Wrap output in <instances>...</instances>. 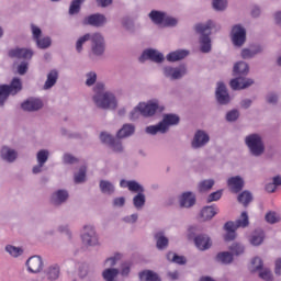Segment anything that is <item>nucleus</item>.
<instances>
[{
    "label": "nucleus",
    "instance_id": "1",
    "mask_svg": "<svg viewBox=\"0 0 281 281\" xmlns=\"http://www.w3.org/2000/svg\"><path fill=\"white\" fill-rule=\"evenodd\" d=\"M249 71V66L245 61H239L234 66V76H238L231 80V88L234 91L245 90L254 85V80L245 78Z\"/></svg>",
    "mask_w": 281,
    "mask_h": 281
},
{
    "label": "nucleus",
    "instance_id": "2",
    "mask_svg": "<svg viewBox=\"0 0 281 281\" xmlns=\"http://www.w3.org/2000/svg\"><path fill=\"white\" fill-rule=\"evenodd\" d=\"M93 101L99 109L115 110L117 106L116 99L113 93L104 92V83H97L94 87Z\"/></svg>",
    "mask_w": 281,
    "mask_h": 281
},
{
    "label": "nucleus",
    "instance_id": "3",
    "mask_svg": "<svg viewBox=\"0 0 281 281\" xmlns=\"http://www.w3.org/2000/svg\"><path fill=\"white\" fill-rule=\"evenodd\" d=\"M87 41L92 42V52L95 56H102L104 54V37L100 33L94 34H86L81 36L76 43V49L78 53L82 52V46L87 43Z\"/></svg>",
    "mask_w": 281,
    "mask_h": 281
},
{
    "label": "nucleus",
    "instance_id": "4",
    "mask_svg": "<svg viewBox=\"0 0 281 281\" xmlns=\"http://www.w3.org/2000/svg\"><path fill=\"white\" fill-rule=\"evenodd\" d=\"M249 225V217L247 212H243L240 218L235 222H227L224 225V229L227 232L225 235V241H233L236 238V231L238 228H246Z\"/></svg>",
    "mask_w": 281,
    "mask_h": 281
},
{
    "label": "nucleus",
    "instance_id": "5",
    "mask_svg": "<svg viewBox=\"0 0 281 281\" xmlns=\"http://www.w3.org/2000/svg\"><path fill=\"white\" fill-rule=\"evenodd\" d=\"M23 90V82L19 77H14L10 85L0 86V106H3L10 95H16Z\"/></svg>",
    "mask_w": 281,
    "mask_h": 281
},
{
    "label": "nucleus",
    "instance_id": "6",
    "mask_svg": "<svg viewBox=\"0 0 281 281\" xmlns=\"http://www.w3.org/2000/svg\"><path fill=\"white\" fill-rule=\"evenodd\" d=\"M159 110L158 101L153 100L147 103H139L131 113L130 119L132 121L138 119L139 115L144 117H151L155 115L156 111Z\"/></svg>",
    "mask_w": 281,
    "mask_h": 281
},
{
    "label": "nucleus",
    "instance_id": "7",
    "mask_svg": "<svg viewBox=\"0 0 281 281\" xmlns=\"http://www.w3.org/2000/svg\"><path fill=\"white\" fill-rule=\"evenodd\" d=\"M180 122L179 116L176 114H166L162 122L157 125L147 126L146 133L150 135H156L157 133L165 134L169 126L178 125Z\"/></svg>",
    "mask_w": 281,
    "mask_h": 281
},
{
    "label": "nucleus",
    "instance_id": "8",
    "mask_svg": "<svg viewBox=\"0 0 281 281\" xmlns=\"http://www.w3.org/2000/svg\"><path fill=\"white\" fill-rule=\"evenodd\" d=\"M213 22L209 21L206 24H198L195 26V30L198 34H201V52L203 54H207V52L211 50V40H210V34L212 30Z\"/></svg>",
    "mask_w": 281,
    "mask_h": 281
},
{
    "label": "nucleus",
    "instance_id": "9",
    "mask_svg": "<svg viewBox=\"0 0 281 281\" xmlns=\"http://www.w3.org/2000/svg\"><path fill=\"white\" fill-rule=\"evenodd\" d=\"M245 142L254 156L258 157L263 154L265 146L261 137L258 134L247 136Z\"/></svg>",
    "mask_w": 281,
    "mask_h": 281
},
{
    "label": "nucleus",
    "instance_id": "10",
    "mask_svg": "<svg viewBox=\"0 0 281 281\" xmlns=\"http://www.w3.org/2000/svg\"><path fill=\"white\" fill-rule=\"evenodd\" d=\"M106 23V16L104 14L94 13L83 19V25H91L92 27H102Z\"/></svg>",
    "mask_w": 281,
    "mask_h": 281
},
{
    "label": "nucleus",
    "instance_id": "11",
    "mask_svg": "<svg viewBox=\"0 0 281 281\" xmlns=\"http://www.w3.org/2000/svg\"><path fill=\"white\" fill-rule=\"evenodd\" d=\"M85 233L81 236L82 243L87 246H95L98 245V235H95V229L93 226H85Z\"/></svg>",
    "mask_w": 281,
    "mask_h": 281
},
{
    "label": "nucleus",
    "instance_id": "12",
    "mask_svg": "<svg viewBox=\"0 0 281 281\" xmlns=\"http://www.w3.org/2000/svg\"><path fill=\"white\" fill-rule=\"evenodd\" d=\"M232 41L237 47H241L246 41V31L240 25H235L232 30Z\"/></svg>",
    "mask_w": 281,
    "mask_h": 281
},
{
    "label": "nucleus",
    "instance_id": "13",
    "mask_svg": "<svg viewBox=\"0 0 281 281\" xmlns=\"http://www.w3.org/2000/svg\"><path fill=\"white\" fill-rule=\"evenodd\" d=\"M34 53L27 48H13L9 50L10 58H18L19 60H30Z\"/></svg>",
    "mask_w": 281,
    "mask_h": 281
},
{
    "label": "nucleus",
    "instance_id": "14",
    "mask_svg": "<svg viewBox=\"0 0 281 281\" xmlns=\"http://www.w3.org/2000/svg\"><path fill=\"white\" fill-rule=\"evenodd\" d=\"M153 60V63H162L165 59L164 55L155 49H146L143 52L139 57V63H144V60Z\"/></svg>",
    "mask_w": 281,
    "mask_h": 281
},
{
    "label": "nucleus",
    "instance_id": "15",
    "mask_svg": "<svg viewBox=\"0 0 281 281\" xmlns=\"http://www.w3.org/2000/svg\"><path fill=\"white\" fill-rule=\"evenodd\" d=\"M27 270L31 273L43 271V259L40 256H32L26 261Z\"/></svg>",
    "mask_w": 281,
    "mask_h": 281
},
{
    "label": "nucleus",
    "instance_id": "16",
    "mask_svg": "<svg viewBox=\"0 0 281 281\" xmlns=\"http://www.w3.org/2000/svg\"><path fill=\"white\" fill-rule=\"evenodd\" d=\"M100 139L103 144L109 145L113 151L121 153L122 151V144L119 139L113 138L110 134L101 133Z\"/></svg>",
    "mask_w": 281,
    "mask_h": 281
},
{
    "label": "nucleus",
    "instance_id": "17",
    "mask_svg": "<svg viewBox=\"0 0 281 281\" xmlns=\"http://www.w3.org/2000/svg\"><path fill=\"white\" fill-rule=\"evenodd\" d=\"M164 74L167 78H171V80H178L179 78H182V76H186L187 68L184 66H179L177 68L166 67Z\"/></svg>",
    "mask_w": 281,
    "mask_h": 281
},
{
    "label": "nucleus",
    "instance_id": "18",
    "mask_svg": "<svg viewBox=\"0 0 281 281\" xmlns=\"http://www.w3.org/2000/svg\"><path fill=\"white\" fill-rule=\"evenodd\" d=\"M21 108L25 112H36L43 109V101L40 99H29L21 104Z\"/></svg>",
    "mask_w": 281,
    "mask_h": 281
},
{
    "label": "nucleus",
    "instance_id": "19",
    "mask_svg": "<svg viewBox=\"0 0 281 281\" xmlns=\"http://www.w3.org/2000/svg\"><path fill=\"white\" fill-rule=\"evenodd\" d=\"M216 99H217V102L222 105H226L229 102V95L223 82L217 83Z\"/></svg>",
    "mask_w": 281,
    "mask_h": 281
},
{
    "label": "nucleus",
    "instance_id": "20",
    "mask_svg": "<svg viewBox=\"0 0 281 281\" xmlns=\"http://www.w3.org/2000/svg\"><path fill=\"white\" fill-rule=\"evenodd\" d=\"M227 186L232 193H239L244 188V180L240 177H232L227 180Z\"/></svg>",
    "mask_w": 281,
    "mask_h": 281
},
{
    "label": "nucleus",
    "instance_id": "21",
    "mask_svg": "<svg viewBox=\"0 0 281 281\" xmlns=\"http://www.w3.org/2000/svg\"><path fill=\"white\" fill-rule=\"evenodd\" d=\"M194 244H195L196 248L201 251H205V250L210 249L212 246V241H211L210 237L206 235H198L194 238Z\"/></svg>",
    "mask_w": 281,
    "mask_h": 281
},
{
    "label": "nucleus",
    "instance_id": "22",
    "mask_svg": "<svg viewBox=\"0 0 281 281\" xmlns=\"http://www.w3.org/2000/svg\"><path fill=\"white\" fill-rule=\"evenodd\" d=\"M210 140V137L207 134H205L203 131H198L194 135V139L192 142V147L194 149L201 148L204 145H206Z\"/></svg>",
    "mask_w": 281,
    "mask_h": 281
},
{
    "label": "nucleus",
    "instance_id": "23",
    "mask_svg": "<svg viewBox=\"0 0 281 281\" xmlns=\"http://www.w3.org/2000/svg\"><path fill=\"white\" fill-rule=\"evenodd\" d=\"M68 199H69V193L67 192V190H58L55 193H53L50 201L53 205L58 206L67 202Z\"/></svg>",
    "mask_w": 281,
    "mask_h": 281
},
{
    "label": "nucleus",
    "instance_id": "24",
    "mask_svg": "<svg viewBox=\"0 0 281 281\" xmlns=\"http://www.w3.org/2000/svg\"><path fill=\"white\" fill-rule=\"evenodd\" d=\"M195 204V196L192 192H184L180 198V206L190 209Z\"/></svg>",
    "mask_w": 281,
    "mask_h": 281
},
{
    "label": "nucleus",
    "instance_id": "25",
    "mask_svg": "<svg viewBox=\"0 0 281 281\" xmlns=\"http://www.w3.org/2000/svg\"><path fill=\"white\" fill-rule=\"evenodd\" d=\"M1 158L8 162H14L18 158V153L9 147H3L1 149Z\"/></svg>",
    "mask_w": 281,
    "mask_h": 281
},
{
    "label": "nucleus",
    "instance_id": "26",
    "mask_svg": "<svg viewBox=\"0 0 281 281\" xmlns=\"http://www.w3.org/2000/svg\"><path fill=\"white\" fill-rule=\"evenodd\" d=\"M58 80V71L57 70H50L47 75V79L44 85V90H49L56 86V82Z\"/></svg>",
    "mask_w": 281,
    "mask_h": 281
},
{
    "label": "nucleus",
    "instance_id": "27",
    "mask_svg": "<svg viewBox=\"0 0 281 281\" xmlns=\"http://www.w3.org/2000/svg\"><path fill=\"white\" fill-rule=\"evenodd\" d=\"M135 132V127L132 124H124L123 127L117 132L116 137L119 139L127 138Z\"/></svg>",
    "mask_w": 281,
    "mask_h": 281
},
{
    "label": "nucleus",
    "instance_id": "28",
    "mask_svg": "<svg viewBox=\"0 0 281 281\" xmlns=\"http://www.w3.org/2000/svg\"><path fill=\"white\" fill-rule=\"evenodd\" d=\"M140 281H161L159 276L151 270H144L139 272Z\"/></svg>",
    "mask_w": 281,
    "mask_h": 281
},
{
    "label": "nucleus",
    "instance_id": "29",
    "mask_svg": "<svg viewBox=\"0 0 281 281\" xmlns=\"http://www.w3.org/2000/svg\"><path fill=\"white\" fill-rule=\"evenodd\" d=\"M217 214V209L214 206H204L201 212L202 220L210 221Z\"/></svg>",
    "mask_w": 281,
    "mask_h": 281
},
{
    "label": "nucleus",
    "instance_id": "30",
    "mask_svg": "<svg viewBox=\"0 0 281 281\" xmlns=\"http://www.w3.org/2000/svg\"><path fill=\"white\" fill-rule=\"evenodd\" d=\"M188 54V50H176L167 55V60H169V63H176L177 60H182V58H186Z\"/></svg>",
    "mask_w": 281,
    "mask_h": 281
},
{
    "label": "nucleus",
    "instance_id": "31",
    "mask_svg": "<svg viewBox=\"0 0 281 281\" xmlns=\"http://www.w3.org/2000/svg\"><path fill=\"white\" fill-rule=\"evenodd\" d=\"M46 277L49 281H56L60 277V268L58 266H52L46 272Z\"/></svg>",
    "mask_w": 281,
    "mask_h": 281
},
{
    "label": "nucleus",
    "instance_id": "32",
    "mask_svg": "<svg viewBox=\"0 0 281 281\" xmlns=\"http://www.w3.org/2000/svg\"><path fill=\"white\" fill-rule=\"evenodd\" d=\"M165 13L155 10L149 13V19H151L153 23L156 25H161V23L165 21Z\"/></svg>",
    "mask_w": 281,
    "mask_h": 281
},
{
    "label": "nucleus",
    "instance_id": "33",
    "mask_svg": "<svg viewBox=\"0 0 281 281\" xmlns=\"http://www.w3.org/2000/svg\"><path fill=\"white\" fill-rule=\"evenodd\" d=\"M265 233L262 229H257L251 236L250 243L252 246H260L263 241Z\"/></svg>",
    "mask_w": 281,
    "mask_h": 281
},
{
    "label": "nucleus",
    "instance_id": "34",
    "mask_svg": "<svg viewBox=\"0 0 281 281\" xmlns=\"http://www.w3.org/2000/svg\"><path fill=\"white\" fill-rule=\"evenodd\" d=\"M216 259L218 262H222L223 265H229L233 262V254L228 251H223L216 256Z\"/></svg>",
    "mask_w": 281,
    "mask_h": 281
},
{
    "label": "nucleus",
    "instance_id": "35",
    "mask_svg": "<svg viewBox=\"0 0 281 281\" xmlns=\"http://www.w3.org/2000/svg\"><path fill=\"white\" fill-rule=\"evenodd\" d=\"M156 245L159 250L165 249L168 246V238L164 236L162 233H157L155 235Z\"/></svg>",
    "mask_w": 281,
    "mask_h": 281
},
{
    "label": "nucleus",
    "instance_id": "36",
    "mask_svg": "<svg viewBox=\"0 0 281 281\" xmlns=\"http://www.w3.org/2000/svg\"><path fill=\"white\" fill-rule=\"evenodd\" d=\"M117 274H119V270L115 268L105 269L102 273L103 279L105 281H114V279L117 277Z\"/></svg>",
    "mask_w": 281,
    "mask_h": 281
},
{
    "label": "nucleus",
    "instance_id": "37",
    "mask_svg": "<svg viewBox=\"0 0 281 281\" xmlns=\"http://www.w3.org/2000/svg\"><path fill=\"white\" fill-rule=\"evenodd\" d=\"M100 189L102 193L109 194V195L113 194L114 192L113 183H111L110 181L101 180Z\"/></svg>",
    "mask_w": 281,
    "mask_h": 281
},
{
    "label": "nucleus",
    "instance_id": "38",
    "mask_svg": "<svg viewBox=\"0 0 281 281\" xmlns=\"http://www.w3.org/2000/svg\"><path fill=\"white\" fill-rule=\"evenodd\" d=\"M5 251L13 258H18L23 255V249L21 247H15L13 245H8Z\"/></svg>",
    "mask_w": 281,
    "mask_h": 281
},
{
    "label": "nucleus",
    "instance_id": "39",
    "mask_svg": "<svg viewBox=\"0 0 281 281\" xmlns=\"http://www.w3.org/2000/svg\"><path fill=\"white\" fill-rule=\"evenodd\" d=\"M252 201V195L248 191H244L238 195V202L241 203L245 207Z\"/></svg>",
    "mask_w": 281,
    "mask_h": 281
},
{
    "label": "nucleus",
    "instance_id": "40",
    "mask_svg": "<svg viewBox=\"0 0 281 281\" xmlns=\"http://www.w3.org/2000/svg\"><path fill=\"white\" fill-rule=\"evenodd\" d=\"M167 259L177 265H186V262H187V260L183 256H178L177 254H173V252H168Z\"/></svg>",
    "mask_w": 281,
    "mask_h": 281
},
{
    "label": "nucleus",
    "instance_id": "41",
    "mask_svg": "<svg viewBox=\"0 0 281 281\" xmlns=\"http://www.w3.org/2000/svg\"><path fill=\"white\" fill-rule=\"evenodd\" d=\"M133 204L135 209L140 210L145 204V195L142 192L136 194L133 199Z\"/></svg>",
    "mask_w": 281,
    "mask_h": 281
},
{
    "label": "nucleus",
    "instance_id": "42",
    "mask_svg": "<svg viewBox=\"0 0 281 281\" xmlns=\"http://www.w3.org/2000/svg\"><path fill=\"white\" fill-rule=\"evenodd\" d=\"M83 2L85 0H72L69 8V14H78Z\"/></svg>",
    "mask_w": 281,
    "mask_h": 281
},
{
    "label": "nucleus",
    "instance_id": "43",
    "mask_svg": "<svg viewBox=\"0 0 281 281\" xmlns=\"http://www.w3.org/2000/svg\"><path fill=\"white\" fill-rule=\"evenodd\" d=\"M47 159H49V151L42 149L37 153V162L41 166H45L47 162Z\"/></svg>",
    "mask_w": 281,
    "mask_h": 281
},
{
    "label": "nucleus",
    "instance_id": "44",
    "mask_svg": "<svg viewBox=\"0 0 281 281\" xmlns=\"http://www.w3.org/2000/svg\"><path fill=\"white\" fill-rule=\"evenodd\" d=\"M214 186V180H203L199 183V190L200 192H206L210 191Z\"/></svg>",
    "mask_w": 281,
    "mask_h": 281
},
{
    "label": "nucleus",
    "instance_id": "45",
    "mask_svg": "<svg viewBox=\"0 0 281 281\" xmlns=\"http://www.w3.org/2000/svg\"><path fill=\"white\" fill-rule=\"evenodd\" d=\"M36 41V45L37 47H40V49H47V47H49L52 45V38L49 37H38Z\"/></svg>",
    "mask_w": 281,
    "mask_h": 281
},
{
    "label": "nucleus",
    "instance_id": "46",
    "mask_svg": "<svg viewBox=\"0 0 281 281\" xmlns=\"http://www.w3.org/2000/svg\"><path fill=\"white\" fill-rule=\"evenodd\" d=\"M87 179V167H81L79 172L75 175V183H82Z\"/></svg>",
    "mask_w": 281,
    "mask_h": 281
},
{
    "label": "nucleus",
    "instance_id": "47",
    "mask_svg": "<svg viewBox=\"0 0 281 281\" xmlns=\"http://www.w3.org/2000/svg\"><path fill=\"white\" fill-rule=\"evenodd\" d=\"M128 191L134 193H143L144 188L136 181H128Z\"/></svg>",
    "mask_w": 281,
    "mask_h": 281
},
{
    "label": "nucleus",
    "instance_id": "48",
    "mask_svg": "<svg viewBox=\"0 0 281 281\" xmlns=\"http://www.w3.org/2000/svg\"><path fill=\"white\" fill-rule=\"evenodd\" d=\"M251 266H252L251 272H256V271H259L262 269L263 262H262L261 258L255 257L252 259Z\"/></svg>",
    "mask_w": 281,
    "mask_h": 281
},
{
    "label": "nucleus",
    "instance_id": "49",
    "mask_svg": "<svg viewBox=\"0 0 281 281\" xmlns=\"http://www.w3.org/2000/svg\"><path fill=\"white\" fill-rule=\"evenodd\" d=\"M259 52H261L260 48H258L257 50H251V49H248V48H244L241 50V58H252L255 54H259Z\"/></svg>",
    "mask_w": 281,
    "mask_h": 281
},
{
    "label": "nucleus",
    "instance_id": "50",
    "mask_svg": "<svg viewBox=\"0 0 281 281\" xmlns=\"http://www.w3.org/2000/svg\"><path fill=\"white\" fill-rule=\"evenodd\" d=\"M266 221L269 224H276L280 221L279 216L277 215L276 212H269L266 214Z\"/></svg>",
    "mask_w": 281,
    "mask_h": 281
},
{
    "label": "nucleus",
    "instance_id": "51",
    "mask_svg": "<svg viewBox=\"0 0 281 281\" xmlns=\"http://www.w3.org/2000/svg\"><path fill=\"white\" fill-rule=\"evenodd\" d=\"M214 10H225L227 8V0H213Z\"/></svg>",
    "mask_w": 281,
    "mask_h": 281
},
{
    "label": "nucleus",
    "instance_id": "52",
    "mask_svg": "<svg viewBox=\"0 0 281 281\" xmlns=\"http://www.w3.org/2000/svg\"><path fill=\"white\" fill-rule=\"evenodd\" d=\"M98 80V75L95 72H89L87 75V80H86V85L88 87H92L93 85H95V81Z\"/></svg>",
    "mask_w": 281,
    "mask_h": 281
},
{
    "label": "nucleus",
    "instance_id": "53",
    "mask_svg": "<svg viewBox=\"0 0 281 281\" xmlns=\"http://www.w3.org/2000/svg\"><path fill=\"white\" fill-rule=\"evenodd\" d=\"M260 279L265 280V281H272L273 280V276L272 272L269 269H263L260 273Z\"/></svg>",
    "mask_w": 281,
    "mask_h": 281
},
{
    "label": "nucleus",
    "instance_id": "54",
    "mask_svg": "<svg viewBox=\"0 0 281 281\" xmlns=\"http://www.w3.org/2000/svg\"><path fill=\"white\" fill-rule=\"evenodd\" d=\"M231 250L234 255L239 256L244 254V246L239 245V244H233L231 246Z\"/></svg>",
    "mask_w": 281,
    "mask_h": 281
},
{
    "label": "nucleus",
    "instance_id": "55",
    "mask_svg": "<svg viewBox=\"0 0 281 281\" xmlns=\"http://www.w3.org/2000/svg\"><path fill=\"white\" fill-rule=\"evenodd\" d=\"M222 198V190L211 193L207 198V203L216 202Z\"/></svg>",
    "mask_w": 281,
    "mask_h": 281
},
{
    "label": "nucleus",
    "instance_id": "56",
    "mask_svg": "<svg viewBox=\"0 0 281 281\" xmlns=\"http://www.w3.org/2000/svg\"><path fill=\"white\" fill-rule=\"evenodd\" d=\"M239 117V112L237 110L229 111L226 114L227 122H235Z\"/></svg>",
    "mask_w": 281,
    "mask_h": 281
},
{
    "label": "nucleus",
    "instance_id": "57",
    "mask_svg": "<svg viewBox=\"0 0 281 281\" xmlns=\"http://www.w3.org/2000/svg\"><path fill=\"white\" fill-rule=\"evenodd\" d=\"M18 74L20 76H25L27 74V63L23 61L18 66Z\"/></svg>",
    "mask_w": 281,
    "mask_h": 281
},
{
    "label": "nucleus",
    "instance_id": "58",
    "mask_svg": "<svg viewBox=\"0 0 281 281\" xmlns=\"http://www.w3.org/2000/svg\"><path fill=\"white\" fill-rule=\"evenodd\" d=\"M121 259V255L116 254L114 257L108 258L105 260V265H109L110 267H114L116 261Z\"/></svg>",
    "mask_w": 281,
    "mask_h": 281
},
{
    "label": "nucleus",
    "instance_id": "59",
    "mask_svg": "<svg viewBox=\"0 0 281 281\" xmlns=\"http://www.w3.org/2000/svg\"><path fill=\"white\" fill-rule=\"evenodd\" d=\"M165 25H167L168 27H172L173 25H177V20L175 18H170V16H166L162 22Z\"/></svg>",
    "mask_w": 281,
    "mask_h": 281
},
{
    "label": "nucleus",
    "instance_id": "60",
    "mask_svg": "<svg viewBox=\"0 0 281 281\" xmlns=\"http://www.w3.org/2000/svg\"><path fill=\"white\" fill-rule=\"evenodd\" d=\"M78 161V159H76V157H74L72 155L66 154L64 156V162L68 164V165H74Z\"/></svg>",
    "mask_w": 281,
    "mask_h": 281
},
{
    "label": "nucleus",
    "instance_id": "61",
    "mask_svg": "<svg viewBox=\"0 0 281 281\" xmlns=\"http://www.w3.org/2000/svg\"><path fill=\"white\" fill-rule=\"evenodd\" d=\"M32 34L33 38L37 41L38 38H41L42 31L37 26L32 25Z\"/></svg>",
    "mask_w": 281,
    "mask_h": 281
},
{
    "label": "nucleus",
    "instance_id": "62",
    "mask_svg": "<svg viewBox=\"0 0 281 281\" xmlns=\"http://www.w3.org/2000/svg\"><path fill=\"white\" fill-rule=\"evenodd\" d=\"M124 203H125V199L123 196L115 198L113 201V205L119 206V207H122L124 205Z\"/></svg>",
    "mask_w": 281,
    "mask_h": 281
},
{
    "label": "nucleus",
    "instance_id": "63",
    "mask_svg": "<svg viewBox=\"0 0 281 281\" xmlns=\"http://www.w3.org/2000/svg\"><path fill=\"white\" fill-rule=\"evenodd\" d=\"M276 190H277V186L274 184V182L268 183V184L266 186V191H267L268 193H274Z\"/></svg>",
    "mask_w": 281,
    "mask_h": 281
},
{
    "label": "nucleus",
    "instance_id": "64",
    "mask_svg": "<svg viewBox=\"0 0 281 281\" xmlns=\"http://www.w3.org/2000/svg\"><path fill=\"white\" fill-rule=\"evenodd\" d=\"M276 274L281 276V258L276 261Z\"/></svg>",
    "mask_w": 281,
    "mask_h": 281
}]
</instances>
